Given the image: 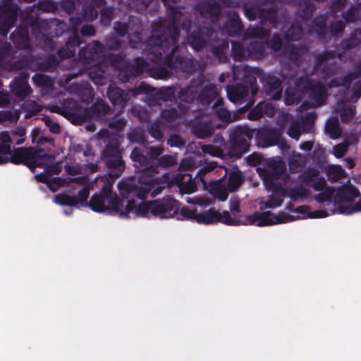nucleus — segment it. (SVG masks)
Listing matches in <instances>:
<instances>
[{"instance_id": "nucleus-1", "label": "nucleus", "mask_w": 361, "mask_h": 361, "mask_svg": "<svg viewBox=\"0 0 361 361\" xmlns=\"http://www.w3.org/2000/svg\"><path fill=\"white\" fill-rule=\"evenodd\" d=\"M283 170L284 164L281 161H276L273 165H269L267 169H257L259 176L264 180L267 189L273 190L269 200L265 202V208L279 207L282 202V197L286 194L293 199L307 197L308 191L304 187L305 185L312 186L316 190L321 191L317 195V200L319 202H326L328 210L319 209L312 212L308 207L301 206L297 207L293 212L295 214V216L285 214L276 215L270 212H265L262 213L261 215H255V216L259 217L267 214V216L264 219L269 220V221H271V223L257 225L258 226L284 224L306 218H325L334 214L336 211L343 214H351L361 212V201L355 204H352V202L360 195L357 190L353 186L345 185L337 191L330 188H325L324 179L315 171L310 172L300 186L290 179L283 180V184H281V175Z\"/></svg>"}, {"instance_id": "nucleus-2", "label": "nucleus", "mask_w": 361, "mask_h": 361, "mask_svg": "<svg viewBox=\"0 0 361 361\" xmlns=\"http://www.w3.org/2000/svg\"><path fill=\"white\" fill-rule=\"evenodd\" d=\"M151 171H146L141 177L138 185L133 187L126 183L119 184V191L122 196L120 200L117 195L111 191V177L104 176L95 180V183L102 188L101 194L94 195L90 200V208L99 213L118 215L121 218H130L133 200L137 196L145 199L149 194L154 197L159 194L165 187V183L150 174Z\"/></svg>"}, {"instance_id": "nucleus-3", "label": "nucleus", "mask_w": 361, "mask_h": 361, "mask_svg": "<svg viewBox=\"0 0 361 361\" xmlns=\"http://www.w3.org/2000/svg\"><path fill=\"white\" fill-rule=\"evenodd\" d=\"M181 215L187 219H190L202 224H213L218 222L230 225H264L271 223V221H267L264 219L267 216V214H264L262 216H240L235 219L232 218L231 214L228 211L219 212L213 209H209L204 212H198L197 210H192L188 208H183L180 210Z\"/></svg>"}, {"instance_id": "nucleus-4", "label": "nucleus", "mask_w": 361, "mask_h": 361, "mask_svg": "<svg viewBox=\"0 0 361 361\" xmlns=\"http://www.w3.org/2000/svg\"><path fill=\"white\" fill-rule=\"evenodd\" d=\"M178 209V202L172 198L143 202L138 206L133 201L130 218L137 216L151 218L157 216L160 219H169L174 216Z\"/></svg>"}, {"instance_id": "nucleus-5", "label": "nucleus", "mask_w": 361, "mask_h": 361, "mask_svg": "<svg viewBox=\"0 0 361 361\" xmlns=\"http://www.w3.org/2000/svg\"><path fill=\"white\" fill-rule=\"evenodd\" d=\"M242 183V175L240 171L234 169L230 172L228 180L220 179L209 185V192L221 201L227 199L228 192L235 190Z\"/></svg>"}, {"instance_id": "nucleus-6", "label": "nucleus", "mask_w": 361, "mask_h": 361, "mask_svg": "<svg viewBox=\"0 0 361 361\" xmlns=\"http://www.w3.org/2000/svg\"><path fill=\"white\" fill-rule=\"evenodd\" d=\"M25 131L23 128H19L12 133V137L7 133H0V164L8 162L11 159V145L12 140L16 145L22 144L25 139Z\"/></svg>"}, {"instance_id": "nucleus-7", "label": "nucleus", "mask_w": 361, "mask_h": 361, "mask_svg": "<svg viewBox=\"0 0 361 361\" xmlns=\"http://www.w3.org/2000/svg\"><path fill=\"white\" fill-rule=\"evenodd\" d=\"M93 188L94 183H92L91 187H85L80 190L77 197H71L68 195H59L56 197L54 202L61 205L75 206L78 207L82 206L89 196L88 190Z\"/></svg>"}, {"instance_id": "nucleus-8", "label": "nucleus", "mask_w": 361, "mask_h": 361, "mask_svg": "<svg viewBox=\"0 0 361 361\" xmlns=\"http://www.w3.org/2000/svg\"><path fill=\"white\" fill-rule=\"evenodd\" d=\"M29 160L27 164L30 169L35 167H49V164L51 162L49 157L47 156L42 151L28 152Z\"/></svg>"}, {"instance_id": "nucleus-9", "label": "nucleus", "mask_w": 361, "mask_h": 361, "mask_svg": "<svg viewBox=\"0 0 361 361\" xmlns=\"http://www.w3.org/2000/svg\"><path fill=\"white\" fill-rule=\"evenodd\" d=\"M37 178L40 181L47 183L48 187L52 192H56L61 185H65L68 183L66 180L59 178L51 179L47 173L38 175Z\"/></svg>"}, {"instance_id": "nucleus-10", "label": "nucleus", "mask_w": 361, "mask_h": 361, "mask_svg": "<svg viewBox=\"0 0 361 361\" xmlns=\"http://www.w3.org/2000/svg\"><path fill=\"white\" fill-rule=\"evenodd\" d=\"M325 129L326 133L332 139H336L341 135V129L336 119H329Z\"/></svg>"}, {"instance_id": "nucleus-11", "label": "nucleus", "mask_w": 361, "mask_h": 361, "mask_svg": "<svg viewBox=\"0 0 361 361\" xmlns=\"http://www.w3.org/2000/svg\"><path fill=\"white\" fill-rule=\"evenodd\" d=\"M326 99V89L324 86L318 85L314 87L313 90V99L314 103L312 106H319L322 105Z\"/></svg>"}, {"instance_id": "nucleus-12", "label": "nucleus", "mask_w": 361, "mask_h": 361, "mask_svg": "<svg viewBox=\"0 0 361 361\" xmlns=\"http://www.w3.org/2000/svg\"><path fill=\"white\" fill-rule=\"evenodd\" d=\"M328 175L331 179L337 180L345 176V171L341 166L332 165L328 169Z\"/></svg>"}, {"instance_id": "nucleus-13", "label": "nucleus", "mask_w": 361, "mask_h": 361, "mask_svg": "<svg viewBox=\"0 0 361 361\" xmlns=\"http://www.w3.org/2000/svg\"><path fill=\"white\" fill-rule=\"evenodd\" d=\"M304 163V159L300 155H294L290 161V169L298 171Z\"/></svg>"}, {"instance_id": "nucleus-14", "label": "nucleus", "mask_w": 361, "mask_h": 361, "mask_svg": "<svg viewBox=\"0 0 361 361\" xmlns=\"http://www.w3.org/2000/svg\"><path fill=\"white\" fill-rule=\"evenodd\" d=\"M354 109L355 108L353 106L344 109L341 112V120L345 123L350 121L354 116Z\"/></svg>"}, {"instance_id": "nucleus-15", "label": "nucleus", "mask_w": 361, "mask_h": 361, "mask_svg": "<svg viewBox=\"0 0 361 361\" xmlns=\"http://www.w3.org/2000/svg\"><path fill=\"white\" fill-rule=\"evenodd\" d=\"M239 206H240V203L238 200L231 201L230 210H231V212L232 213V214L233 215V216L232 218L238 219V218H240V216H244L243 215H240L238 217L235 216V213L240 212ZM261 214H255L252 215V216H255V215H261ZM245 216L251 217V216Z\"/></svg>"}, {"instance_id": "nucleus-16", "label": "nucleus", "mask_w": 361, "mask_h": 361, "mask_svg": "<svg viewBox=\"0 0 361 361\" xmlns=\"http://www.w3.org/2000/svg\"><path fill=\"white\" fill-rule=\"evenodd\" d=\"M347 148H348V143L343 142L341 144H339L334 147V154L338 158L342 157L345 154V153L347 150Z\"/></svg>"}, {"instance_id": "nucleus-17", "label": "nucleus", "mask_w": 361, "mask_h": 361, "mask_svg": "<svg viewBox=\"0 0 361 361\" xmlns=\"http://www.w3.org/2000/svg\"><path fill=\"white\" fill-rule=\"evenodd\" d=\"M202 149L204 153L209 154L214 157H220L222 154L221 150L216 147L207 145L204 146Z\"/></svg>"}, {"instance_id": "nucleus-18", "label": "nucleus", "mask_w": 361, "mask_h": 361, "mask_svg": "<svg viewBox=\"0 0 361 361\" xmlns=\"http://www.w3.org/2000/svg\"><path fill=\"white\" fill-rule=\"evenodd\" d=\"M188 202H190V203H195V204H199L201 206H207V205H209L212 203V200L209 197H199V198H197L195 200H193V201L188 200Z\"/></svg>"}, {"instance_id": "nucleus-19", "label": "nucleus", "mask_w": 361, "mask_h": 361, "mask_svg": "<svg viewBox=\"0 0 361 361\" xmlns=\"http://www.w3.org/2000/svg\"><path fill=\"white\" fill-rule=\"evenodd\" d=\"M300 127L297 124H294L293 125L289 130H288V135L293 137V138H295L296 140L298 139L299 137V135H300Z\"/></svg>"}, {"instance_id": "nucleus-20", "label": "nucleus", "mask_w": 361, "mask_h": 361, "mask_svg": "<svg viewBox=\"0 0 361 361\" xmlns=\"http://www.w3.org/2000/svg\"><path fill=\"white\" fill-rule=\"evenodd\" d=\"M298 100V99H295V95L293 94L289 90L286 91V97L285 99V102L288 105H290L295 103V101Z\"/></svg>"}, {"instance_id": "nucleus-21", "label": "nucleus", "mask_w": 361, "mask_h": 361, "mask_svg": "<svg viewBox=\"0 0 361 361\" xmlns=\"http://www.w3.org/2000/svg\"><path fill=\"white\" fill-rule=\"evenodd\" d=\"M66 170L70 175L75 176L79 173L80 168L78 165H73L66 166Z\"/></svg>"}, {"instance_id": "nucleus-22", "label": "nucleus", "mask_w": 361, "mask_h": 361, "mask_svg": "<svg viewBox=\"0 0 361 361\" xmlns=\"http://www.w3.org/2000/svg\"><path fill=\"white\" fill-rule=\"evenodd\" d=\"M176 160L173 157H164L161 159V164L164 166H169L174 164Z\"/></svg>"}, {"instance_id": "nucleus-23", "label": "nucleus", "mask_w": 361, "mask_h": 361, "mask_svg": "<svg viewBox=\"0 0 361 361\" xmlns=\"http://www.w3.org/2000/svg\"><path fill=\"white\" fill-rule=\"evenodd\" d=\"M131 157L134 161L138 163H141V161L144 159V157L139 154V152L136 149L132 152Z\"/></svg>"}, {"instance_id": "nucleus-24", "label": "nucleus", "mask_w": 361, "mask_h": 361, "mask_svg": "<svg viewBox=\"0 0 361 361\" xmlns=\"http://www.w3.org/2000/svg\"><path fill=\"white\" fill-rule=\"evenodd\" d=\"M276 111V110L272 106L271 104H268L266 105L265 112H266V114L269 115V116H273L275 114Z\"/></svg>"}, {"instance_id": "nucleus-25", "label": "nucleus", "mask_w": 361, "mask_h": 361, "mask_svg": "<svg viewBox=\"0 0 361 361\" xmlns=\"http://www.w3.org/2000/svg\"><path fill=\"white\" fill-rule=\"evenodd\" d=\"M215 168L216 166L213 163H209L201 170V173L205 174L213 171Z\"/></svg>"}, {"instance_id": "nucleus-26", "label": "nucleus", "mask_w": 361, "mask_h": 361, "mask_svg": "<svg viewBox=\"0 0 361 361\" xmlns=\"http://www.w3.org/2000/svg\"><path fill=\"white\" fill-rule=\"evenodd\" d=\"M70 181H75L77 183H79L81 185H85L86 184V179L84 176H79L75 178H68V183Z\"/></svg>"}, {"instance_id": "nucleus-27", "label": "nucleus", "mask_w": 361, "mask_h": 361, "mask_svg": "<svg viewBox=\"0 0 361 361\" xmlns=\"http://www.w3.org/2000/svg\"><path fill=\"white\" fill-rule=\"evenodd\" d=\"M39 134H40V130L39 129L35 128V129H34L32 130V142H37V140H36L37 137L39 136Z\"/></svg>"}, {"instance_id": "nucleus-28", "label": "nucleus", "mask_w": 361, "mask_h": 361, "mask_svg": "<svg viewBox=\"0 0 361 361\" xmlns=\"http://www.w3.org/2000/svg\"><path fill=\"white\" fill-rule=\"evenodd\" d=\"M50 130L54 133H59L60 127L57 123H54L50 126Z\"/></svg>"}, {"instance_id": "nucleus-29", "label": "nucleus", "mask_w": 361, "mask_h": 361, "mask_svg": "<svg viewBox=\"0 0 361 361\" xmlns=\"http://www.w3.org/2000/svg\"><path fill=\"white\" fill-rule=\"evenodd\" d=\"M94 30H93V28L90 26H88V27H85L83 29H82V32L84 34H89V35H92L93 33Z\"/></svg>"}, {"instance_id": "nucleus-30", "label": "nucleus", "mask_w": 361, "mask_h": 361, "mask_svg": "<svg viewBox=\"0 0 361 361\" xmlns=\"http://www.w3.org/2000/svg\"><path fill=\"white\" fill-rule=\"evenodd\" d=\"M301 148L304 150H310L312 149V144L309 142H305L301 145Z\"/></svg>"}, {"instance_id": "nucleus-31", "label": "nucleus", "mask_w": 361, "mask_h": 361, "mask_svg": "<svg viewBox=\"0 0 361 361\" xmlns=\"http://www.w3.org/2000/svg\"><path fill=\"white\" fill-rule=\"evenodd\" d=\"M87 169H88V171L90 172V173H94L95 171H97V165L95 164H91L90 166H89Z\"/></svg>"}, {"instance_id": "nucleus-32", "label": "nucleus", "mask_w": 361, "mask_h": 361, "mask_svg": "<svg viewBox=\"0 0 361 361\" xmlns=\"http://www.w3.org/2000/svg\"><path fill=\"white\" fill-rule=\"evenodd\" d=\"M195 191V185L193 183H190V186L189 188L185 189V192L188 193H192Z\"/></svg>"}, {"instance_id": "nucleus-33", "label": "nucleus", "mask_w": 361, "mask_h": 361, "mask_svg": "<svg viewBox=\"0 0 361 361\" xmlns=\"http://www.w3.org/2000/svg\"><path fill=\"white\" fill-rule=\"evenodd\" d=\"M281 89L279 88L277 90L276 92L273 95L274 99H279L281 97Z\"/></svg>"}, {"instance_id": "nucleus-34", "label": "nucleus", "mask_w": 361, "mask_h": 361, "mask_svg": "<svg viewBox=\"0 0 361 361\" xmlns=\"http://www.w3.org/2000/svg\"><path fill=\"white\" fill-rule=\"evenodd\" d=\"M13 20L11 19L10 21H7L6 23V31L4 33V35H6L7 33V30L11 27L13 25Z\"/></svg>"}, {"instance_id": "nucleus-35", "label": "nucleus", "mask_w": 361, "mask_h": 361, "mask_svg": "<svg viewBox=\"0 0 361 361\" xmlns=\"http://www.w3.org/2000/svg\"><path fill=\"white\" fill-rule=\"evenodd\" d=\"M252 159H255V156H252V157H250V162L252 164H255L257 162L259 161V157H256V161H252Z\"/></svg>"}, {"instance_id": "nucleus-36", "label": "nucleus", "mask_w": 361, "mask_h": 361, "mask_svg": "<svg viewBox=\"0 0 361 361\" xmlns=\"http://www.w3.org/2000/svg\"><path fill=\"white\" fill-rule=\"evenodd\" d=\"M219 171H220L221 173H224V177H225L228 174L227 170L223 167H221Z\"/></svg>"}, {"instance_id": "nucleus-37", "label": "nucleus", "mask_w": 361, "mask_h": 361, "mask_svg": "<svg viewBox=\"0 0 361 361\" xmlns=\"http://www.w3.org/2000/svg\"><path fill=\"white\" fill-rule=\"evenodd\" d=\"M347 166L349 169H352L354 166L353 161H347Z\"/></svg>"}, {"instance_id": "nucleus-38", "label": "nucleus", "mask_w": 361, "mask_h": 361, "mask_svg": "<svg viewBox=\"0 0 361 361\" xmlns=\"http://www.w3.org/2000/svg\"><path fill=\"white\" fill-rule=\"evenodd\" d=\"M64 213L66 214H69L72 212V208L71 207H68L67 209H64Z\"/></svg>"}, {"instance_id": "nucleus-39", "label": "nucleus", "mask_w": 361, "mask_h": 361, "mask_svg": "<svg viewBox=\"0 0 361 361\" xmlns=\"http://www.w3.org/2000/svg\"><path fill=\"white\" fill-rule=\"evenodd\" d=\"M169 142L170 143L171 145H173L174 144L173 143V139H170L169 140Z\"/></svg>"}, {"instance_id": "nucleus-40", "label": "nucleus", "mask_w": 361, "mask_h": 361, "mask_svg": "<svg viewBox=\"0 0 361 361\" xmlns=\"http://www.w3.org/2000/svg\"><path fill=\"white\" fill-rule=\"evenodd\" d=\"M53 170L54 171L55 173H58L59 172V169L56 168H54Z\"/></svg>"}, {"instance_id": "nucleus-41", "label": "nucleus", "mask_w": 361, "mask_h": 361, "mask_svg": "<svg viewBox=\"0 0 361 361\" xmlns=\"http://www.w3.org/2000/svg\"><path fill=\"white\" fill-rule=\"evenodd\" d=\"M13 162L14 163H18V161H15V160H12Z\"/></svg>"}]
</instances>
